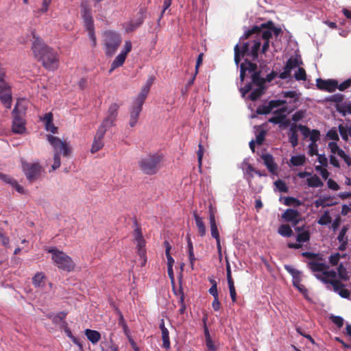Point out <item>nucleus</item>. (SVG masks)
<instances>
[{
  "mask_svg": "<svg viewBox=\"0 0 351 351\" xmlns=\"http://www.w3.org/2000/svg\"><path fill=\"white\" fill-rule=\"evenodd\" d=\"M276 75V73L271 72L270 74L267 75L266 78H265L261 72L256 71V65L255 64L248 60H245L241 64L240 80L241 82H243L245 78H249L250 82L244 87L240 88L242 96L244 97L248 92L252 90L249 97L252 101L256 100L263 93L265 89L264 83L266 81L271 82Z\"/></svg>",
  "mask_w": 351,
  "mask_h": 351,
  "instance_id": "obj_1",
  "label": "nucleus"
},
{
  "mask_svg": "<svg viewBox=\"0 0 351 351\" xmlns=\"http://www.w3.org/2000/svg\"><path fill=\"white\" fill-rule=\"evenodd\" d=\"M308 268L314 273L315 276L326 284H330L333 291L337 293L341 297L347 298L350 295L348 290L344 288V285L337 280L336 272L328 270V266L322 261L313 259L308 263Z\"/></svg>",
  "mask_w": 351,
  "mask_h": 351,
  "instance_id": "obj_2",
  "label": "nucleus"
},
{
  "mask_svg": "<svg viewBox=\"0 0 351 351\" xmlns=\"http://www.w3.org/2000/svg\"><path fill=\"white\" fill-rule=\"evenodd\" d=\"M32 34V49L34 56L42 62L43 65L49 70L58 68V58L57 53L47 46L42 39L34 32Z\"/></svg>",
  "mask_w": 351,
  "mask_h": 351,
  "instance_id": "obj_3",
  "label": "nucleus"
},
{
  "mask_svg": "<svg viewBox=\"0 0 351 351\" xmlns=\"http://www.w3.org/2000/svg\"><path fill=\"white\" fill-rule=\"evenodd\" d=\"M153 82V77L149 78L146 83L142 86L140 93L133 99V102L129 110L130 118L128 124L131 128L136 126L138 121L140 113L143 109V105L149 92Z\"/></svg>",
  "mask_w": 351,
  "mask_h": 351,
  "instance_id": "obj_4",
  "label": "nucleus"
},
{
  "mask_svg": "<svg viewBox=\"0 0 351 351\" xmlns=\"http://www.w3.org/2000/svg\"><path fill=\"white\" fill-rule=\"evenodd\" d=\"M256 34V39L253 41V44L249 47V44H244L240 49L239 45L237 44L234 47V61L237 65L241 61L242 57L245 55L252 57L253 59L257 58L258 51L260 49L261 41L259 36V27H255L252 30L245 34V38H248L250 35Z\"/></svg>",
  "mask_w": 351,
  "mask_h": 351,
  "instance_id": "obj_5",
  "label": "nucleus"
},
{
  "mask_svg": "<svg viewBox=\"0 0 351 351\" xmlns=\"http://www.w3.org/2000/svg\"><path fill=\"white\" fill-rule=\"evenodd\" d=\"M286 101L280 99L270 101L267 105L260 106L257 108L258 114H266L273 112L275 115L269 119L274 123H282L289 112L285 107Z\"/></svg>",
  "mask_w": 351,
  "mask_h": 351,
  "instance_id": "obj_6",
  "label": "nucleus"
},
{
  "mask_svg": "<svg viewBox=\"0 0 351 351\" xmlns=\"http://www.w3.org/2000/svg\"><path fill=\"white\" fill-rule=\"evenodd\" d=\"M47 139L54 149L53 163L51 165V171H55L61 165L60 152L65 157H67L71 153V148L69 143L66 141H62L60 138L51 134L47 135Z\"/></svg>",
  "mask_w": 351,
  "mask_h": 351,
  "instance_id": "obj_7",
  "label": "nucleus"
},
{
  "mask_svg": "<svg viewBox=\"0 0 351 351\" xmlns=\"http://www.w3.org/2000/svg\"><path fill=\"white\" fill-rule=\"evenodd\" d=\"M51 254L53 264L60 269L70 272L74 270L75 263L71 257L56 247L47 250Z\"/></svg>",
  "mask_w": 351,
  "mask_h": 351,
  "instance_id": "obj_8",
  "label": "nucleus"
},
{
  "mask_svg": "<svg viewBox=\"0 0 351 351\" xmlns=\"http://www.w3.org/2000/svg\"><path fill=\"white\" fill-rule=\"evenodd\" d=\"M121 42L122 38L118 32L112 30L104 32L102 36V43L106 56H112L117 51Z\"/></svg>",
  "mask_w": 351,
  "mask_h": 351,
  "instance_id": "obj_9",
  "label": "nucleus"
},
{
  "mask_svg": "<svg viewBox=\"0 0 351 351\" xmlns=\"http://www.w3.org/2000/svg\"><path fill=\"white\" fill-rule=\"evenodd\" d=\"M162 158V155L158 153L148 155L138 162L139 167L143 173L149 175L154 174L158 171L159 164Z\"/></svg>",
  "mask_w": 351,
  "mask_h": 351,
  "instance_id": "obj_10",
  "label": "nucleus"
},
{
  "mask_svg": "<svg viewBox=\"0 0 351 351\" xmlns=\"http://www.w3.org/2000/svg\"><path fill=\"white\" fill-rule=\"evenodd\" d=\"M328 148L330 151V162L332 166L339 167V162L336 156L343 159L348 166H351V156L340 148L337 142H330L328 145Z\"/></svg>",
  "mask_w": 351,
  "mask_h": 351,
  "instance_id": "obj_11",
  "label": "nucleus"
},
{
  "mask_svg": "<svg viewBox=\"0 0 351 351\" xmlns=\"http://www.w3.org/2000/svg\"><path fill=\"white\" fill-rule=\"evenodd\" d=\"M82 16L84 20V25L88 32V36L93 47L97 45V38L95 34V27L93 20L90 9L85 5H82Z\"/></svg>",
  "mask_w": 351,
  "mask_h": 351,
  "instance_id": "obj_12",
  "label": "nucleus"
},
{
  "mask_svg": "<svg viewBox=\"0 0 351 351\" xmlns=\"http://www.w3.org/2000/svg\"><path fill=\"white\" fill-rule=\"evenodd\" d=\"M22 169L29 181H34L40 176L42 167L38 162H22Z\"/></svg>",
  "mask_w": 351,
  "mask_h": 351,
  "instance_id": "obj_13",
  "label": "nucleus"
},
{
  "mask_svg": "<svg viewBox=\"0 0 351 351\" xmlns=\"http://www.w3.org/2000/svg\"><path fill=\"white\" fill-rule=\"evenodd\" d=\"M119 107V104L117 103L112 104L108 109L106 118L103 120L99 126L106 130L112 127L117 119Z\"/></svg>",
  "mask_w": 351,
  "mask_h": 351,
  "instance_id": "obj_14",
  "label": "nucleus"
},
{
  "mask_svg": "<svg viewBox=\"0 0 351 351\" xmlns=\"http://www.w3.org/2000/svg\"><path fill=\"white\" fill-rule=\"evenodd\" d=\"M108 130L99 127L94 137V140L91 146L90 152L95 154L99 151L104 145V137Z\"/></svg>",
  "mask_w": 351,
  "mask_h": 351,
  "instance_id": "obj_15",
  "label": "nucleus"
},
{
  "mask_svg": "<svg viewBox=\"0 0 351 351\" xmlns=\"http://www.w3.org/2000/svg\"><path fill=\"white\" fill-rule=\"evenodd\" d=\"M295 230L298 232L296 238L297 243H289L288 247L290 248L300 249L302 247V243L309 241L310 233L308 230L304 229L303 228L298 227Z\"/></svg>",
  "mask_w": 351,
  "mask_h": 351,
  "instance_id": "obj_16",
  "label": "nucleus"
},
{
  "mask_svg": "<svg viewBox=\"0 0 351 351\" xmlns=\"http://www.w3.org/2000/svg\"><path fill=\"white\" fill-rule=\"evenodd\" d=\"M12 131L13 133L19 134L25 133V121L21 115H13Z\"/></svg>",
  "mask_w": 351,
  "mask_h": 351,
  "instance_id": "obj_17",
  "label": "nucleus"
},
{
  "mask_svg": "<svg viewBox=\"0 0 351 351\" xmlns=\"http://www.w3.org/2000/svg\"><path fill=\"white\" fill-rule=\"evenodd\" d=\"M133 236L138 248V255L144 258L145 255V250L144 249L145 241L143 239L142 233L138 228H136L134 230Z\"/></svg>",
  "mask_w": 351,
  "mask_h": 351,
  "instance_id": "obj_18",
  "label": "nucleus"
},
{
  "mask_svg": "<svg viewBox=\"0 0 351 351\" xmlns=\"http://www.w3.org/2000/svg\"><path fill=\"white\" fill-rule=\"evenodd\" d=\"M316 85L319 89L328 92H333L337 88V82L335 80H324L319 78L316 80Z\"/></svg>",
  "mask_w": 351,
  "mask_h": 351,
  "instance_id": "obj_19",
  "label": "nucleus"
},
{
  "mask_svg": "<svg viewBox=\"0 0 351 351\" xmlns=\"http://www.w3.org/2000/svg\"><path fill=\"white\" fill-rule=\"evenodd\" d=\"M282 217L285 221L292 223L293 226L296 225L300 220L299 212L291 208L286 210L282 214Z\"/></svg>",
  "mask_w": 351,
  "mask_h": 351,
  "instance_id": "obj_20",
  "label": "nucleus"
},
{
  "mask_svg": "<svg viewBox=\"0 0 351 351\" xmlns=\"http://www.w3.org/2000/svg\"><path fill=\"white\" fill-rule=\"evenodd\" d=\"M29 106V101L25 99H19L12 112V115H21L23 117L26 112Z\"/></svg>",
  "mask_w": 351,
  "mask_h": 351,
  "instance_id": "obj_21",
  "label": "nucleus"
},
{
  "mask_svg": "<svg viewBox=\"0 0 351 351\" xmlns=\"http://www.w3.org/2000/svg\"><path fill=\"white\" fill-rule=\"evenodd\" d=\"M272 32L270 28L262 30L259 27V36L261 41L264 40V43L262 47V52L265 53L269 48V39L271 37Z\"/></svg>",
  "mask_w": 351,
  "mask_h": 351,
  "instance_id": "obj_22",
  "label": "nucleus"
},
{
  "mask_svg": "<svg viewBox=\"0 0 351 351\" xmlns=\"http://www.w3.org/2000/svg\"><path fill=\"white\" fill-rule=\"evenodd\" d=\"M206 318L204 319L203 322H204V332L206 347L208 351H217V348L215 346V342L211 339L208 328L206 325Z\"/></svg>",
  "mask_w": 351,
  "mask_h": 351,
  "instance_id": "obj_23",
  "label": "nucleus"
},
{
  "mask_svg": "<svg viewBox=\"0 0 351 351\" xmlns=\"http://www.w3.org/2000/svg\"><path fill=\"white\" fill-rule=\"evenodd\" d=\"M193 217L199 235L202 237H204L206 234V228L203 218L197 215L196 212H193Z\"/></svg>",
  "mask_w": 351,
  "mask_h": 351,
  "instance_id": "obj_24",
  "label": "nucleus"
},
{
  "mask_svg": "<svg viewBox=\"0 0 351 351\" xmlns=\"http://www.w3.org/2000/svg\"><path fill=\"white\" fill-rule=\"evenodd\" d=\"M114 8V2H107L103 4L98 14L103 18H106L112 14Z\"/></svg>",
  "mask_w": 351,
  "mask_h": 351,
  "instance_id": "obj_25",
  "label": "nucleus"
},
{
  "mask_svg": "<svg viewBox=\"0 0 351 351\" xmlns=\"http://www.w3.org/2000/svg\"><path fill=\"white\" fill-rule=\"evenodd\" d=\"M43 120L45 124V129L48 132H51L52 134L57 132L58 128L52 123L53 116L51 113L45 114Z\"/></svg>",
  "mask_w": 351,
  "mask_h": 351,
  "instance_id": "obj_26",
  "label": "nucleus"
},
{
  "mask_svg": "<svg viewBox=\"0 0 351 351\" xmlns=\"http://www.w3.org/2000/svg\"><path fill=\"white\" fill-rule=\"evenodd\" d=\"M265 165L271 172L274 173L277 169V166L274 161V158L271 155L265 154L261 156Z\"/></svg>",
  "mask_w": 351,
  "mask_h": 351,
  "instance_id": "obj_27",
  "label": "nucleus"
},
{
  "mask_svg": "<svg viewBox=\"0 0 351 351\" xmlns=\"http://www.w3.org/2000/svg\"><path fill=\"white\" fill-rule=\"evenodd\" d=\"M32 283L36 288H43L45 285V276L43 272H38L32 278Z\"/></svg>",
  "mask_w": 351,
  "mask_h": 351,
  "instance_id": "obj_28",
  "label": "nucleus"
},
{
  "mask_svg": "<svg viewBox=\"0 0 351 351\" xmlns=\"http://www.w3.org/2000/svg\"><path fill=\"white\" fill-rule=\"evenodd\" d=\"M84 333L88 339L93 344H96L101 339V335L97 330L86 329L85 330Z\"/></svg>",
  "mask_w": 351,
  "mask_h": 351,
  "instance_id": "obj_29",
  "label": "nucleus"
},
{
  "mask_svg": "<svg viewBox=\"0 0 351 351\" xmlns=\"http://www.w3.org/2000/svg\"><path fill=\"white\" fill-rule=\"evenodd\" d=\"M126 58L125 56L119 53L112 61L109 72L112 73L117 68L121 66L125 62Z\"/></svg>",
  "mask_w": 351,
  "mask_h": 351,
  "instance_id": "obj_30",
  "label": "nucleus"
},
{
  "mask_svg": "<svg viewBox=\"0 0 351 351\" xmlns=\"http://www.w3.org/2000/svg\"><path fill=\"white\" fill-rule=\"evenodd\" d=\"M339 278L341 281H348L351 277V271L348 270L342 264L337 268Z\"/></svg>",
  "mask_w": 351,
  "mask_h": 351,
  "instance_id": "obj_31",
  "label": "nucleus"
},
{
  "mask_svg": "<svg viewBox=\"0 0 351 351\" xmlns=\"http://www.w3.org/2000/svg\"><path fill=\"white\" fill-rule=\"evenodd\" d=\"M306 184L309 187L317 188L322 186L323 182L317 175L311 174L306 179Z\"/></svg>",
  "mask_w": 351,
  "mask_h": 351,
  "instance_id": "obj_32",
  "label": "nucleus"
},
{
  "mask_svg": "<svg viewBox=\"0 0 351 351\" xmlns=\"http://www.w3.org/2000/svg\"><path fill=\"white\" fill-rule=\"evenodd\" d=\"M298 64L297 61L293 62L291 60H289L285 68V71L280 73L279 77L281 79H287L291 75V71L293 66Z\"/></svg>",
  "mask_w": 351,
  "mask_h": 351,
  "instance_id": "obj_33",
  "label": "nucleus"
},
{
  "mask_svg": "<svg viewBox=\"0 0 351 351\" xmlns=\"http://www.w3.org/2000/svg\"><path fill=\"white\" fill-rule=\"evenodd\" d=\"M339 131L341 138L345 141H349L351 139V127L347 125H339Z\"/></svg>",
  "mask_w": 351,
  "mask_h": 351,
  "instance_id": "obj_34",
  "label": "nucleus"
},
{
  "mask_svg": "<svg viewBox=\"0 0 351 351\" xmlns=\"http://www.w3.org/2000/svg\"><path fill=\"white\" fill-rule=\"evenodd\" d=\"M332 222V217L329 210H325L317 220L318 224L321 226H327Z\"/></svg>",
  "mask_w": 351,
  "mask_h": 351,
  "instance_id": "obj_35",
  "label": "nucleus"
},
{
  "mask_svg": "<svg viewBox=\"0 0 351 351\" xmlns=\"http://www.w3.org/2000/svg\"><path fill=\"white\" fill-rule=\"evenodd\" d=\"M313 204L315 208H318L319 207L325 208L326 206H329L332 204L331 200L329 197H321L317 199H315L313 202Z\"/></svg>",
  "mask_w": 351,
  "mask_h": 351,
  "instance_id": "obj_36",
  "label": "nucleus"
},
{
  "mask_svg": "<svg viewBox=\"0 0 351 351\" xmlns=\"http://www.w3.org/2000/svg\"><path fill=\"white\" fill-rule=\"evenodd\" d=\"M305 161L306 157L302 154L293 156L290 159L291 165L295 167L303 165Z\"/></svg>",
  "mask_w": 351,
  "mask_h": 351,
  "instance_id": "obj_37",
  "label": "nucleus"
},
{
  "mask_svg": "<svg viewBox=\"0 0 351 351\" xmlns=\"http://www.w3.org/2000/svg\"><path fill=\"white\" fill-rule=\"evenodd\" d=\"M278 232L282 237H289L291 236L293 231L289 225H281L278 230Z\"/></svg>",
  "mask_w": 351,
  "mask_h": 351,
  "instance_id": "obj_38",
  "label": "nucleus"
},
{
  "mask_svg": "<svg viewBox=\"0 0 351 351\" xmlns=\"http://www.w3.org/2000/svg\"><path fill=\"white\" fill-rule=\"evenodd\" d=\"M289 137V142L291 143V145L293 147H295L298 143V134H297L296 130L295 128H293V127L291 128V129H290Z\"/></svg>",
  "mask_w": 351,
  "mask_h": 351,
  "instance_id": "obj_39",
  "label": "nucleus"
},
{
  "mask_svg": "<svg viewBox=\"0 0 351 351\" xmlns=\"http://www.w3.org/2000/svg\"><path fill=\"white\" fill-rule=\"evenodd\" d=\"M241 168L245 174H248L250 177H252V173L255 171V170L246 160L242 162Z\"/></svg>",
  "mask_w": 351,
  "mask_h": 351,
  "instance_id": "obj_40",
  "label": "nucleus"
},
{
  "mask_svg": "<svg viewBox=\"0 0 351 351\" xmlns=\"http://www.w3.org/2000/svg\"><path fill=\"white\" fill-rule=\"evenodd\" d=\"M285 204L287 206H299L302 204V202L294 197H288L285 199Z\"/></svg>",
  "mask_w": 351,
  "mask_h": 351,
  "instance_id": "obj_41",
  "label": "nucleus"
},
{
  "mask_svg": "<svg viewBox=\"0 0 351 351\" xmlns=\"http://www.w3.org/2000/svg\"><path fill=\"white\" fill-rule=\"evenodd\" d=\"M285 269L293 276V281L300 278V272L291 265H285Z\"/></svg>",
  "mask_w": 351,
  "mask_h": 351,
  "instance_id": "obj_42",
  "label": "nucleus"
},
{
  "mask_svg": "<svg viewBox=\"0 0 351 351\" xmlns=\"http://www.w3.org/2000/svg\"><path fill=\"white\" fill-rule=\"evenodd\" d=\"M162 346L165 349H169L170 348V341H169L168 330H163V332H162Z\"/></svg>",
  "mask_w": 351,
  "mask_h": 351,
  "instance_id": "obj_43",
  "label": "nucleus"
},
{
  "mask_svg": "<svg viewBox=\"0 0 351 351\" xmlns=\"http://www.w3.org/2000/svg\"><path fill=\"white\" fill-rule=\"evenodd\" d=\"M293 285L298 289V291L302 293L305 297H306L308 291L305 288V287L300 283V278L294 280L293 281Z\"/></svg>",
  "mask_w": 351,
  "mask_h": 351,
  "instance_id": "obj_44",
  "label": "nucleus"
},
{
  "mask_svg": "<svg viewBox=\"0 0 351 351\" xmlns=\"http://www.w3.org/2000/svg\"><path fill=\"white\" fill-rule=\"evenodd\" d=\"M326 138L336 142L339 141V134L337 130L335 128H332L328 131L326 134Z\"/></svg>",
  "mask_w": 351,
  "mask_h": 351,
  "instance_id": "obj_45",
  "label": "nucleus"
},
{
  "mask_svg": "<svg viewBox=\"0 0 351 351\" xmlns=\"http://www.w3.org/2000/svg\"><path fill=\"white\" fill-rule=\"evenodd\" d=\"M274 184L279 191L283 193L288 191V186L284 181L278 180L274 182Z\"/></svg>",
  "mask_w": 351,
  "mask_h": 351,
  "instance_id": "obj_46",
  "label": "nucleus"
},
{
  "mask_svg": "<svg viewBox=\"0 0 351 351\" xmlns=\"http://www.w3.org/2000/svg\"><path fill=\"white\" fill-rule=\"evenodd\" d=\"M64 332L66 335V336L71 339V341L73 342V343H75V345L79 346V348L80 349H82V345L81 344L80 341L72 335L71 331L69 328H65Z\"/></svg>",
  "mask_w": 351,
  "mask_h": 351,
  "instance_id": "obj_47",
  "label": "nucleus"
},
{
  "mask_svg": "<svg viewBox=\"0 0 351 351\" xmlns=\"http://www.w3.org/2000/svg\"><path fill=\"white\" fill-rule=\"evenodd\" d=\"M119 324L121 326L123 330L124 334L129 337L130 336V330L128 328V326L126 324V322L123 317L122 315H120L119 319Z\"/></svg>",
  "mask_w": 351,
  "mask_h": 351,
  "instance_id": "obj_48",
  "label": "nucleus"
},
{
  "mask_svg": "<svg viewBox=\"0 0 351 351\" xmlns=\"http://www.w3.org/2000/svg\"><path fill=\"white\" fill-rule=\"evenodd\" d=\"M294 76L297 80H306V71L303 68H298L295 71Z\"/></svg>",
  "mask_w": 351,
  "mask_h": 351,
  "instance_id": "obj_49",
  "label": "nucleus"
},
{
  "mask_svg": "<svg viewBox=\"0 0 351 351\" xmlns=\"http://www.w3.org/2000/svg\"><path fill=\"white\" fill-rule=\"evenodd\" d=\"M348 230V228L347 226H343L341 228V231H340V232H339V234L338 235V237H337L339 243H341V242H348V239H347V237L346 235Z\"/></svg>",
  "mask_w": 351,
  "mask_h": 351,
  "instance_id": "obj_50",
  "label": "nucleus"
},
{
  "mask_svg": "<svg viewBox=\"0 0 351 351\" xmlns=\"http://www.w3.org/2000/svg\"><path fill=\"white\" fill-rule=\"evenodd\" d=\"M132 48V42L130 40H126L124 43L123 47L121 49L120 53L127 57L128 53L131 51Z\"/></svg>",
  "mask_w": 351,
  "mask_h": 351,
  "instance_id": "obj_51",
  "label": "nucleus"
},
{
  "mask_svg": "<svg viewBox=\"0 0 351 351\" xmlns=\"http://www.w3.org/2000/svg\"><path fill=\"white\" fill-rule=\"evenodd\" d=\"M311 142L317 143L320 138V132L317 130H311V134L308 136Z\"/></svg>",
  "mask_w": 351,
  "mask_h": 351,
  "instance_id": "obj_52",
  "label": "nucleus"
},
{
  "mask_svg": "<svg viewBox=\"0 0 351 351\" xmlns=\"http://www.w3.org/2000/svg\"><path fill=\"white\" fill-rule=\"evenodd\" d=\"M308 153L311 156L317 155L318 153V145L317 143L311 142L308 145Z\"/></svg>",
  "mask_w": 351,
  "mask_h": 351,
  "instance_id": "obj_53",
  "label": "nucleus"
},
{
  "mask_svg": "<svg viewBox=\"0 0 351 351\" xmlns=\"http://www.w3.org/2000/svg\"><path fill=\"white\" fill-rule=\"evenodd\" d=\"M210 234H211L212 237L215 239V240L220 239V236H219V232L218 230L217 225V224L210 225Z\"/></svg>",
  "mask_w": 351,
  "mask_h": 351,
  "instance_id": "obj_54",
  "label": "nucleus"
},
{
  "mask_svg": "<svg viewBox=\"0 0 351 351\" xmlns=\"http://www.w3.org/2000/svg\"><path fill=\"white\" fill-rule=\"evenodd\" d=\"M315 170L319 172L322 177L325 180H326L329 176V173L327 169L324 168V167L315 166Z\"/></svg>",
  "mask_w": 351,
  "mask_h": 351,
  "instance_id": "obj_55",
  "label": "nucleus"
},
{
  "mask_svg": "<svg viewBox=\"0 0 351 351\" xmlns=\"http://www.w3.org/2000/svg\"><path fill=\"white\" fill-rule=\"evenodd\" d=\"M179 303L181 305V307L179 310L180 313L182 314L185 311L186 305L184 304V296L182 291H180L179 293Z\"/></svg>",
  "mask_w": 351,
  "mask_h": 351,
  "instance_id": "obj_56",
  "label": "nucleus"
},
{
  "mask_svg": "<svg viewBox=\"0 0 351 351\" xmlns=\"http://www.w3.org/2000/svg\"><path fill=\"white\" fill-rule=\"evenodd\" d=\"M228 287L230 290V295L231 297V299L233 302H235L237 300V293L234 288V282H231L228 284Z\"/></svg>",
  "mask_w": 351,
  "mask_h": 351,
  "instance_id": "obj_57",
  "label": "nucleus"
},
{
  "mask_svg": "<svg viewBox=\"0 0 351 351\" xmlns=\"http://www.w3.org/2000/svg\"><path fill=\"white\" fill-rule=\"evenodd\" d=\"M8 184L12 185L15 189V190L17 192H19L20 193H25L24 188L22 186L19 185L18 184V182L16 180H14V179L12 178V181L10 182Z\"/></svg>",
  "mask_w": 351,
  "mask_h": 351,
  "instance_id": "obj_58",
  "label": "nucleus"
},
{
  "mask_svg": "<svg viewBox=\"0 0 351 351\" xmlns=\"http://www.w3.org/2000/svg\"><path fill=\"white\" fill-rule=\"evenodd\" d=\"M298 129L304 138H308L311 134V130L305 125H300Z\"/></svg>",
  "mask_w": 351,
  "mask_h": 351,
  "instance_id": "obj_59",
  "label": "nucleus"
},
{
  "mask_svg": "<svg viewBox=\"0 0 351 351\" xmlns=\"http://www.w3.org/2000/svg\"><path fill=\"white\" fill-rule=\"evenodd\" d=\"M317 161L320 164L321 167H326L328 165V158L324 154H317Z\"/></svg>",
  "mask_w": 351,
  "mask_h": 351,
  "instance_id": "obj_60",
  "label": "nucleus"
},
{
  "mask_svg": "<svg viewBox=\"0 0 351 351\" xmlns=\"http://www.w3.org/2000/svg\"><path fill=\"white\" fill-rule=\"evenodd\" d=\"M141 23V21H140L138 23H136V24H132V23H126L124 25L125 30L127 32H132L135 29H136Z\"/></svg>",
  "mask_w": 351,
  "mask_h": 351,
  "instance_id": "obj_61",
  "label": "nucleus"
},
{
  "mask_svg": "<svg viewBox=\"0 0 351 351\" xmlns=\"http://www.w3.org/2000/svg\"><path fill=\"white\" fill-rule=\"evenodd\" d=\"M351 86V79H348L342 83H341L339 86L337 85V88L340 90H344Z\"/></svg>",
  "mask_w": 351,
  "mask_h": 351,
  "instance_id": "obj_62",
  "label": "nucleus"
},
{
  "mask_svg": "<svg viewBox=\"0 0 351 351\" xmlns=\"http://www.w3.org/2000/svg\"><path fill=\"white\" fill-rule=\"evenodd\" d=\"M340 254L339 253H335L329 257V261L332 265H335L338 263L340 259Z\"/></svg>",
  "mask_w": 351,
  "mask_h": 351,
  "instance_id": "obj_63",
  "label": "nucleus"
},
{
  "mask_svg": "<svg viewBox=\"0 0 351 351\" xmlns=\"http://www.w3.org/2000/svg\"><path fill=\"white\" fill-rule=\"evenodd\" d=\"M331 319L338 327H341L343 325V319L341 317L332 316Z\"/></svg>",
  "mask_w": 351,
  "mask_h": 351,
  "instance_id": "obj_64",
  "label": "nucleus"
}]
</instances>
